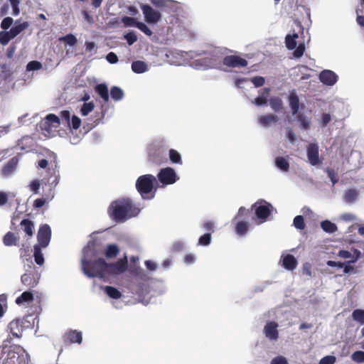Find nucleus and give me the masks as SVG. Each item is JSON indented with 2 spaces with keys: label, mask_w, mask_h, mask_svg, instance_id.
<instances>
[{
  "label": "nucleus",
  "mask_w": 364,
  "mask_h": 364,
  "mask_svg": "<svg viewBox=\"0 0 364 364\" xmlns=\"http://www.w3.org/2000/svg\"><path fill=\"white\" fill-rule=\"evenodd\" d=\"M94 107L95 105L92 102H84L80 109L81 114L83 116L87 115L90 112L93 110Z\"/></svg>",
  "instance_id": "49530a36"
},
{
  "label": "nucleus",
  "mask_w": 364,
  "mask_h": 364,
  "mask_svg": "<svg viewBox=\"0 0 364 364\" xmlns=\"http://www.w3.org/2000/svg\"><path fill=\"white\" fill-rule=\"evenodd\" d=\"M299 38L297 33H293L292 35L288 34L285 37L286 47L289 50H293L296 47V38Z\"/></svg>",
  "instance_id": "c756f323"
},
{
  "label": "nucleus",
  "mask_w": 364,
  "mask_h": 364,
  "mask_svg": "<svg viewBox=\"0 0 364 364\" xmlns=\"http://www.w3.org/2000/svg\"><path fill=\"white\" fill-rule=\"evenodd\" d=\"M81 124L80 119L76 115H73L72 117L71 124L70 123V127L74 129H77Z\"/></svg>",
  "instance_id": "69168bd1"
},
{
  "label": "nucleus",
  "mask_w": 364,
  "mask_h": 364,
  "mask_svg": "<svg viewBox=\"0 0 364 364\" xmlns=\"http://www.w3.org/2000/svg\"><path fill=\"white\" fill-rule=\"evenodd\" d=\"M48 165L49 167L47 173L50 176L48 181L55 187L57 186L60 180L58 165L55 155L53 156V160H50V162L45 159H41L38 162V166L41 168H46Z\"/></svg>",
  "instance_id": "39448f33"
},
{
  "label": "nucleus",
  "mask_w": 364,
  "mask_h": 364,
  "mask_svg": "<svg viewBox=\"0 0 364 364\" xmlns=\"http://www.w3.org/2000/svg\"><path fill=\"white\" fill-rule=\"evenodd\" d=\"M251 82L256 87H259L264 84L265 80L262 76H255L251 79Z\"/></svg>",
  "instance_id": "e2e57ef3"
},
{
  "label": "nucleus",
  "mask_w": 364,
  "mask_h": 364,
  "mask_svg": "<svg viewBox=\"0 0 364 364\" xmlns=\"http://www.w3.org/2000/svg\"><path fill=\"white\" fill-rule=\"evenodd\" d=\"M352 360L358 363H364V351L357 350L351 355Z\"/></svg>",
  "instance_id": "603ef678"
},
{
  "label": "nucleus",
  "mask_w": 364,
  "mask_h": 364,
  "mask_svg": "<svg viewBox=\"0 0 364 364\" xmlns=\"http://www.w3.org/2000/svg\"><path fill=\"white\" fill-rule=\"evenodd\" d=\"M17 23L18 21H16V24L10 29L11 34L14 38L29 26V23L28 21H24L18 24Z\"/></svg>",
  "instance_id": "c85d7f7f"
},
{
  "label": "nucleus",
  "mask_w": 364,
  "mask_h": 364,
  "mask_svg": "<svg viewBox=\"0 0 364 364\" xmlns=\"http://www.w3.org/2000/svg\"><path fill=\"white\" fill-rule=\"evenodd\" d=\"M275 165L283 171H288L289 169L288 161L282 156H278L275 159Z\"/></svg>",
  "instance_id": "e433bc0d"
},
{
  "label": "nucleus",
  "mask_w": 364,
  "mask_h": 364,
  "mask_svg": "<svg viewBox=\"0 0 364 364\" xmlns=\"http://www.w3.org/2000/svg\"><path fill=\"white\" fill-rule=\"evenodd\" d=\"M140 209L136 208L129 198H122L113 201L108 209L109 217L117 223H123L136 216Z\"/></svg>",
  "instance_id": "f257e3e1"
},
{
  "label": "nucleus",
  "mask_w": 364,
  "mask_h": 364,
  "mask_svg": "<svg viewBox=\"0 0 364 364\" xmlns=\"http://www.w3.org/2000/svg\"><path fill=\"white\" fill-rule=\"evenodd\" d=\"M259 95L252 102L257 106H266L267 105V97L270 93V89L263 88L259 91Z\"/></svg>",
  "instance_id": "6ab92c4d"
},
{
  "label": "nucleus",
  "mask_w": 364,
  "mask_h": 364,
  "mask_svg": "<svg viewBox=\"0 0 364 364\" xmlns=\"http://www.w3.org/2000/svg\"><path fill=\"white\" fill-rule=\"evenodd\" d=\"M252 208H255V215L262 223L267 220L274 210L272 205L264 200L257 202L252 205Z\"/></svg>",
  "instance_id": "423d86ee"
},
{
  "label": "nucleus",
  "mask_w": 364,
  "mask_h": 364,
  "mask_svg": "<svg viewBox=\"0 0 364 364\" xmlns=\"http://www.w3.org/2000/svg\"><path fill=\"white\" fill-rule=\"evenodd\" d=\"M42 248L43 247H40L39 245H34L33 247L34 260L35 262L40 266L43 265L44 263V257L41 250Z\"/></svg>",
  "instance_id": "7c9ffc66"
},
{
  "label": "nucleus",
  "mask_w": 364,
  "mask_h": 364,
  "mask_svg": "<svg viewBox=\"0 0 364 364\" xmlns=\"http://www.w3.org/2000/svg\"><path fill=\"white\" fill-rule=\"evenodd\" d=\"M95 91L97 93L105 102L109 101V90L107 86L104 84H98L95 87Z\"/></svg>",
  "instance_id": "b1692460"
},
{
  "label": "nucleus",
  "mask_w": 364,
  "mask_h": 364,
  "mask_svg": "<svg viewBox=\"0 0 364 364\" xmlns=\"http://www.w3.org/2000/svg\"><path fill=\"white\" fill-rule=\"evenodd\" d=\"M326 172L328 174V176L330 178L333 185H335L338 183V174L336 172V171L333 168H326Z\"/></svg>",
  "instance_id": "864d4df0"
},
{
  "label": "nucleus",
  "mask_w": 364,
  "mask_h": 364,
  "mask_svg": "<svg viewBox=\"0 0 364 364\" xmlns=\"http://www.w3.org/2000/svg\"><path fill=\"white\" fill-rule=\"evenodd\" d=\"M124 38L126 39L127 43L131 46L134 43L137 41V36L133 31H130L127 33L124 36Z\"/></svg>",
  "instance_id": "052dcab7"
},
{
  "label": "nucleus",
  "mask_w": 364,
  "mask_h": 364,
  "mask_svg": "<svg viewBox=\"0 0 364 364\" xmlns=\"http://www.w3.org/2000/svg\"><path fill=\"white\" fill-rule=\"evenodd\" d=\"M140 8L143 12L144 19L148 23H156L161 20V13L154 9L150 5L141 4Z\"/></svg>",
  "instance_id": "1a4fd4ad"
},
{
  "label": "nucleus",
  "mask_w": 364,
  "mask_h": 364,
  "mask_svg": "<svg viewBox=\"0 0 364 364\" xmlns=\"http://www.w3.org/2000/svg\"><path fill=\"white\" fill-rule=\"evenodd\" d=\"M357 252V255L356 257H353V259L348 261L346 264H344V266L343 267L344 269H343V272L345 274H348L349 272H350L353 269V267L352 266L350 265V263H353L355 262L358 259V257H359V254L360 252L358 251H355Z\"/></svg>",
  "instance_id": "bf43d9fd"
},
{
  "label": "nucleus",
  "mask_w": 364,
  "mask_h": 364,
  "mask_svg": "<svg viewBox=\"0 0 364 364\" xmlns=\"http://www.w3.org/2000/svg\"><path fill=\"white\" fill-rule=\"evenodd\" d=\"M130 272L140 278H142L145 275L143 269L136 265H131L129 269Z\"/></svg>",
  "instance_id": "4d7b16f0"
},
{
  "label": "nucleus",
  "mask_w": 364,
  "mask_h": 364,
  "mask_svg": "<svg viewBox=\"0 0 364 364\" xmlns=\"http://www.w3.org/2000/svg\"><path fill=\"white\" fill-rule=\"evenodd\" d=\"M128 267V259L125 255L123 258L118 259L115 263H109V275L124 272Z\"/></svg>",
  "instance_id": "4468645a"
},
{
  "label": "nucleus",
  "mask_w": 364,
  "mask_h": 364,
  "mask_svg": "<svg viewBox=\"0 0 364 364\" xmlns=\"http://www.w3.org/2000/svg\"><path fill=\"white\" fill-rule=\"evenodd\" d=\"M278 324L274 321L267 323L264 328L265 336L270 340L276 341L279 338Z\"/></svg>",
  "instance_id": "a211bd4d"
},
{
  "label": "nucleus",
  "mask_w": 364,
  "mask_h": 364,
  "mask_svg": "<svg viewBox=\"0 0 364 364\" xmlns=\"http://www.w3.org/2000/svg\"><path fill=\"white\" fill-rule=\"evenodd\" d=\"M200 62V64L205 68H214L216 65V60L213 55H210V56L205 57L203 58L198 60Z\"/></svg>",
  "instance_id": "f704fd0d"
},
{
  "label": "nucleus",
  "mask_w": 364,
  "mask_h": 364,
  "mask_svg": "<svg viewBox=\"0 0 364 364\" xmlns=\"http://www.w3.org/2000/svg\"><path fill=\"white\" fill-rule=\"evenodd\" d=\"M294 226L299 230H304L305 228V222L302 215H297L294 218Z\"/></svg>",
  "instance_id": "a18cd8bd"
},
{
  "label": "nucleus",
  "mask_w": 364,
  "mask_h": 364,
  "mask_svg": "<svg viewBox=\"0 0 364 364\" xmlns=\"http://www.w3.org/2000/svg\"><path fill=\"white\" fill-rule=\"evenodd\" d=\"M41 68V63L36 60L31 61L26 65V70L28 71L38 70H40Z\"/></svg>",
  "instance_id": "6e6d98bb"
},
{
  "label": "nucleus",
  "mask_w": 364,
  "mask_h": 364,
  "mask_svg": "<svg viewBox=\"0 0 364 364\" xmlns=\"http://www.w3.org/2000/svg\"><path fill=\"white\" fill-rule=\"evenodd\" d=\"M24 318L23 320L21 319H14L11 321L8 326H7V331L9 333L10 339L13 338H20L22 336V332L23 331V328L25 327Z\"/></svg>",
  "instance_id": "9d476101"
},
{
  "label": "nucleus",
  "mask_w": 364,
  "mask_h": 364,
  "mask_svg": "<svg viewBox=\"0 0 364 364\" xmlns=\"http://www.w3.org/2000/svg\"><path fill=\"white\" fill-rule=\"evenodd\" d=\"M12 74L13 72L7 64L0 65V78L6 80L11 77Z\"/></svg>",
  "instance_id": "c9c22d12"
},
{
  "label": "nucleus",
  "mask_w": 364,
  "mask_h": 364,
  "mask_svg": "<svg viewBox=\"0 0 364 364\" xmlns=\"http://www.w3.org/2000/svg\"><path fill=\"white\" fill-rule=\"evenodd\" d=\"M60 118L54 114H48L44 119L41 122V129L48 132H52L53 129H56L59 127Z\"/></svg>",
  "instance_id": "f8f14e48"
},
{
  "label": "nucleus",
  "mask_w": 364,
  "mask_h": 364,
  "mask_svg": "<svg viewBox=\"0 0 364 364\" xmlns=\"http://www.w3.org/2000/svg\"><path fill=\"white\" fill-rule=\"evenodd\" d=\"M223 63L230 68H245L248 64L245 59L235 55L225 56Z\"/></svg>",
  "instance_id": "ddd939ff"
},
{
  "label": "nucleus",
  "mask_w": 364,
  "mask_h": 364,
  "mask_svg": "<svg viewBox=\"0 0 364 364\" xmlns=\"http://www.w3.org/2000/svg\"><path fill=\"white\" fill-rule=\"evenodd\" d=\"M122 22L124 23L125 26L136 27V24L138 23L139 21H136V20L134 18L126 16L122 18Z\"/></svg>",
  "instance_id": "5fc2aeb1"
},
{
  "label": "nucleus",
  "mask_w": 364,
  "mask_h": 364,
  "mask_svg": "<svg viewBox=\"0 0 364 364\" xmlns=\"http://www.w3.org/2000/svg\"><path fill=\"white\" fill-rule=\"evenodd\" d=\"M21 229L26 234L28 239L33 235L34 224L29 219H23L20 223Z\"/></svg>",
  "instance_id": "412c9836"
},
{
  "label": "nucleus",
  "mask_w": 364,
  "mask_h": 364,
  "mask_svg": "<svg viewBox=\"0 0 364 364\" xmlns=\"http://www.w3.org/2000/svg\"><path fill=\"white\" fill-rule=\"evenodd\" d=\"M271 364H288V362L284 357L277 356L272 360Z\"/></svg>",
  "instance_id": "774afa93"
},
{
  "label": "nucleus",
  "mask_w": 364,
  "mask_h": 364,
  "mask_svg": "<svg viewBox=\"0 0 364 364\" xmlns=\"http://www.w3.org/2000/svg\"><path fill=\"white\" fill-rule=\"evenodd\" d=\"M336 360L333 355H326L320 360L319 364H333Z\"/></svg>",
  "instance_id": "338daca9"
},
{
  "label": "nucleus",
  "mask_w": 364,
  "mask_h": 364,
  "mask_svg": "<svg viewBox=\"0 0 364 364\" xmlns=\"http://www.w3.org/2000/svg\"><path fill=\"white\" fill-rule=\"evenodd\" d=\"M352 318L354 321L360 323V324L364 323V310L355 309L352 313Z\"/></svg>",
  "instance_id": "79ce46f5"
},
{
  "label": "nucleus",
  "mask_w": 364,
  "mask_h": 364,
  "mask_svg": "<svg viewBox=\"0 0 364 364\" xmlns=\"http://www.w3.org/2000/svg\"><path fill=\"white\" fill-rule=\"evenodd\" d=\"M105 293L112 299H119L122 296L121 292L115 287L111 286H107L105 288Z\"/></svg>",
  "instance_id": "ea45409f"
},
{
  "label": "nucleus",
  "mask_w": 364,
  "mask_h": 364,
  "mask_svg": "<svg viewBox=\"0 0 364 364\" xmlns=\"http://www.w3.org/2000/svg\"><path fill=\"white\" fill-rule=\"evenodd\" d=\"M136 28L148 36H151L153 34V32L144 23L138 22Z\"/></svg>",
  "instance_id": "13d9d810"
},
{
  "label": "nucleus",
  "mask_w": 364,
  "mask_h": 364,
  "mask_svg": "<svg viewBox=\"0 0 364 364\" xmlns=\"http://www.w3.org/2000/svg\"><path fill=\"white\" fill-rule=\"evenodd\" d=\"M297 119L300 123V127L303 129L308 130L310 129V122L303 114H298Z\"/></svg>",
  "instance_id": "de8ad7c7"
},
{
  "label": "nucleus",
  "mask_w": 364,
  "mask_h": 364,
  "mask_svg": "<svg viewBox=\"0 0 364 364\" xmlns=\"http://www.w3.org/2000/svg\"><path fill=\"white\" fill-rule=\"evenodd\" d=\"M158 180L163 185H171L178 180L176 171L171 167L161 168L157 174Z\"/></svg>",
  "instance_id": "0eeeda50"
},
{
  "label": "nucleus",
  "mask_w": 364,
  "mask_h": 364,
  "mask_svg": "<svg viewBox=\"0 0 364 364\" xmlns=\"http://www.w3.org/2000/svg\"><path fill=\"white\" fill-rule=\"evenodd\" d=\"M319 80L324 85L332 86L338 80V75L330 70H324L319 75Z\"/></svg>",
  "instance_id": "f3484780"
},
{
  "label": "nucleus",
  "mask_w": 364,
  "mask_h": 364,
  "mask_svg": "<svg viewBox=\"0 0 364 364\" xmlns=\"http://www.w3.org/2000/svg\"><path fill=\"white\" fill-rule=\"evenodd\" d=\"M307 157L311 165L316 166L321 161L319 159V149L316 144H309L306 149Z\"/></svg>",
  "instance_id": "2eb2a0df"
},
{
  "label": "nucleus",
  "mask_w": 364,
  "mask_h": 364,
  "mask_svg": "<svg viewBox=\"0 0 364 364\" xmlns=\"http://www.w3.org/2000/svg\"><path fill=\"white\" fill-rule=\"evenodd\" d=\"M288 100L292 114H296L299 109V99L298 95L293 91L289 95Z\"/></svg>",
  "instance_id": "4be33fe9"
},
{
  "label": "nucleus",
  "mask_w": 364,
  "mask_h": 364,
  "mask_svg": "<svg viewBox=\"0 0 364 364\" xmlns=\"http://www.w3.org/2000/svg\"><path fill=\"white\" fill-rule=\"evenodd\" d=\"M60 41H63L65 44L73 46L77 43V38L73 34H68L60 38Z\"/></svg>",
  "instance_id": "09e8293b"
},
{
  "label": "nucleus",
  "mask_w": 364,
  "mask_h": 364,
  "mask_svg": "<svg viewBox=\"0 0 364 364\" xmlns=\"http://www.w3.org/2000/svg\"><path fill=\"white\" fill-rule=\"evenodd\" d=\"M34 299L33 291H23L19 296L16 299V304L18 306L28 304Z\"/></svg>",
  "instance_id": "aec40b11"
},
{
  "label": "nucleus",
  "mask_w": 364,
  "mask_h": 364,
  "mask_svg": "<svg viewBox=\"0 0 364 364\" xmlns=\"http://www.w3.org/2000/svg\"><path fill=\"white\" fill-rule=\"evenodd\" d=\"M149 161L155 165H161L167 162L166 151L161 147L151 148L148 155Z\"/></svg>",
  "instance_id": "6e6552de"
},
{
  "label": "nucleus",
  "mask_w": 364,
  "mask_h": 364,
  "mask_svg": "<svg viewBox=\"0 0 364 364\" xmlns=\"http://www.w3.org/2000/svg\"><path fill=\"white\" fill-rule=\"evenodd\" d=\"M305 51V46L304 43H300L298 47L295 49V50L293 53L294 56L296 58H301Z\"/></svg>",
  "instance_id": "680f3d73"
},
{
  "label": "nucleus",
  "mask_w": 364,
  "mask_h": 364,
  "mask_svg": "<svg viewBox=\"0 0 364 364\" xmlns=\"http://www.w3.org/2000/svg\"><path fill=\"white\" fill-rule=\"evenodd\" d=\"M151 4L159 8L168 7L173 3L171 0H150Z\"/></svg>",
  "instance_id": "3c124183"
},
{
  "label": "nucleus",
  "mask_w": 364,
  "mask_h": 364,
  "mask_svg": "<svg viewBox=\"0 0 364 364\" xmlns=\"http://www.w3.org/2000/svg\"><path fill=\"white\" fill-rule=\"evenodd\" d=\"M322 230L328 233H333L337 230V226L330 220H326L321 223Z\"/></svg>",
  "instance_id": "72a5a7b5"
},
{
  "label": "nucleus",
  "mask_w": 364,
  "mask_h": 364,
  "mask_svg": "<svg viewBox=\"0 0 364 364\" xmlns=\"http://www.w3.org/2000/svg\"><path fill=\"white\" fill-rule=\"evenodd\" d=\"M28 268L26 269L25 273L21 276V283L28 289L35 287L40 279V274H38L36 267L33 263L32 258L26 259Z\"/></svg>",
  "instance_id": "20e7f679"
},
{
  "label": "nucleus",
  "mask_w": 364,
  "mask_h": 364,
  "mask_svg": "<svg viewBox=\"0 0 364 364\" xmlns=\"http://www.w3.org/2000/svg\"><path fill=\"white\" fill-rule=\"evenodd\" d=\"M119 253V248L115 244H109L107 245L105 250V256L107 259H112L116 257Z\"/></svg>",
  "instance_id": "a878e982"
},
{
  "label": "nucleus",
  "mask_w": 364,
  "mask_h": 364,
  "mask_svg": "<svg viewBox=\"0 0 364 364\" xmlns=\"http://www.w3.org/2000/svg\"><path fill=\"white\" fill-rule=\"evenodd\" d=\"M82 268L85 274L91 278H102L109 275V263H107L103 258H99L92 261L82 259Z\"/></svg>",
  "instance_id": "f03ea898"
},
{
  "label": "nucleus",
  "mask_w": 364,
  "mask_h": 364,
  "mask_svg": "<svg viewBox=\"0 0 364 364\" xmlns=\"http://www.w3.org/2000/svg\"><path fill=\"white\" fill-rule=\"evenodd\" d=\"M63 343L65 345L72 343H81L82 340V333L76 330H70L63 336Z\"/></svg>",
  "instance_id": "dca6fc26"
},
{
  "label": "nucleus",
  "mask_w": 364,
  "mask_h": 364,
  "mask_svg": "<svg viewBox=\"0 0 364 364\" xmlns=\"http://www.w3.org/2000/svg\"><path fill=\"white\" fill-rule=\"evenodd\" d=\"M210 232H207L199 237L198 245L201 246H207L210 243Z\"/></svg>",
  "instance_id": "8fccbe9b"
},
{
  "label": "nucleus",
  "mask_w": 364,
  "mask_h": 364,
  "mask_svg": "<svg viewBox=\"0 0 364 364\" xmlns=\"http://www.w3.org/2000/svg\"><path fill=\"white\" fill-rule=\"evenodd\" d=\"M14 38L9 31H1L0 32V43L2 45H6L11 39Z\"/></svg>",
  "instance_id": "c03bdc74"
},
{
  "label": "nucleus",
  "mask_w": 364,
  "mask_h": 364,
  "mask_svg": "<svg viewBox=\"0 0 364 364\" xmlns=\"http://www.w3.org/2000/svg\"><path fill=\"white\" fill-rule=\"evenodd\" d=\"M132 69L136 73H143L147 70V65L143 61L136 60L132 63Z\"/></svg>",
  "instance_id": "2f4dec72"
},
{
  "label": "nucleus",
  "mask_w": 364,
  "mask_h": 364,
  "mask_svg": "<svg viewBox=\"0 0 364 364\" xmlns=\"http://www.w3.org/2000/svg\"><path fill=\"white\" fill-rule=\"evenodd\" d=\"M13 18L11 17L4 18L1 23V28L4 30L8 29L13 23Z\"/></svg>",
  "instance_id": "0e129e2a"
},
{
  "label": "nucleus",
  "mask_w": 364,
  "mask_h": 364,
  "mask_svg": "<svg viewBox=\"0 0 364 364\" xmlns=\"http://www.w3.org/2000/svg\"><path fill=\"white\" fill-rule=\"evenodd\" d=\"M357 198V192L354 189H349L346 191L344 200L347 203H353Z\"/></svg>",
  "instance_id": "37998d69"
},
{
  "label": "nucleus",
  "mask_w": 364,
  "mask_h": 364,
  "mask_svg": "<svg viewBox=\"0 0 364 364\" xmlns=\"http://www.w3.org/2000/svg\"><path fill=\"white\" fill-rule=\"evenodd\" d=\"M110 95L114 101H119L124 97V92L120 87L114 86L111 88Z\"/></svg>",
  "instance_id": "4c0bfd02"
},
{
  "label": "nucleus",
  "mask_w": 364,
  "mask_h": 364,
  "mask_svg": "<svg viewBox=\"0 0 364 364\" xmlns=\"http://www.w3.org/2000/svg\"><path fill=\"white\" fill-rule=\"evenodd\" d=\"M269 105L275 112H279L283 109V102L279 97H273L270 98Z\"/></svg>",
  "instance_id": "473e14b6"
},
{
  "label": "nucleus",
  "mask_w": 364,
  "mask_h": 364,
  "mask_svg": "<svg viewBox=\"0 0 364 364\" xmlns=\"http://www.w3.org/2000/svg\"><path fill=\"white\" fill-rule=\"evenodd\" d=\"M278 121L277 115L269 114L259 117V122L264 127L270 125L272 123H275Z\"/></svg>",
  "instance_id": "bb28decb"
},
{
  "label": "nucleus",
  "mask_w": 364,
  "mask_h": 364,
  "mask_svg": "<svg viewBox=\"0 0 364 364\" xmlns=\"http://www.w3.org/2000/svg\"><path fill=\"white\" fill-rule=\"evenodd\" d=\"M50 238L51 230L50 226L47 224L41 225L37 235L38 244H36L35 245H39L41 247H46L50 243Z\"/></svg>",
  "instance_id": "9b49d317"
},
{
  "label": "nucleus",
  "mask_w": 364,
  "mask_h": 364,
  "mask_svg": "<svg viewBox=\"0 0 364 364\" xmlns=\"http://www.w3.org/2000/svg\"><path fill=\"white\" fill-rule=\"evenodd\" d=\"M249 223L245 221H239L235 227V231L237 235L244 236L249 230Z\"/></svg>",
  "instance_id": "cd10ccee"
},
{
  "label": "nucleus",
  "mask_w": 364,
  "mask_h": 364,
  "mask_svg": "<svg viewBox=\"0 0 364 364\" xmlns=\"http://www.w3.org/2000/svg\"><path fill=\"white\" fill-rule=\"evenodd\" d=\"M156 182V177L151 174H145L139 176L136 181V188L144 199H151L154 197V193H151L154 183Z\"/></svg>",
  "instance_id": "7ed1b4c3"
},
{
  "label": "nucleus",
  "mask_w": 364,
  "mask_h": 364,
  "mask_svg": "<svg viewBox=\"0 0 364 364\" xmlns=\"http://www.w3.org/2000/svg\"><path fill=\"white\" fill-rule=\"evenodd\" d=\"M168 155L172 164H182L181 156L176 150L171 149L168 151Z\"/></svg>",
  "instance_id": "a19ab883"
},
{
  "label": "nucleus",
  "mask_w": 364,
  "mask_h": 364,
  "mask_svg": "<svg viewBox=\"0 0 364 364\" xmlns=\"http://www.w3.org/2000/svg\"><path fill=\"white\" fill-rule=\"evenodd\" d=\"M17 161L14 159V158L11 159L8 161V163L3 168V173L4 175H9L12 173L16 167Z\"/></svg>",
  "instance_id": "58836bf2"
},
{
  "label": "nucleus",
  "mask_w": 364,
  "mask_h": 364,
  "mask_svg": "<svg viewBox=\"0 0 364 364\" xmlns=\"http://www.w3.org/2000/svg\"><path fill=\"white\" fill-rule=\"evenodd\" d=\"M297 264L296 258L290 254L284 256L282 260V265L287 270H294L296 269Z\"/></svg>",
  "instance_id": "5701e85b"
},
{
  "label": "nucleus",
  "mask_w": 364,
  "mask_h": 364,
  "mask_svg": "<svg viewBox=\"0 0 364 364\" xmlns=\"http://www.w3.org/2000/svg\"><path fill=\"white\" fill-rule=\"evenodd\" d=\"M19 237L12 232H6L3 237V243L5 246L17 245Z\"/></svg>",
  "instance_id": "393cba45"
}]
</instances>
